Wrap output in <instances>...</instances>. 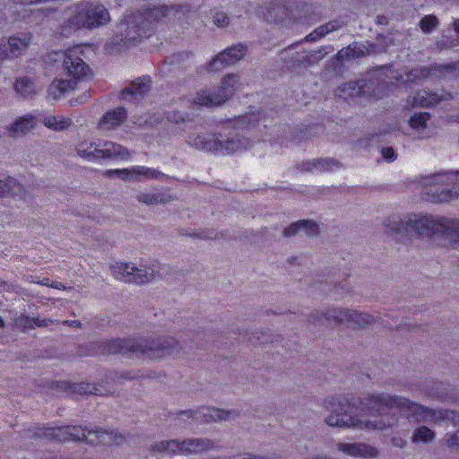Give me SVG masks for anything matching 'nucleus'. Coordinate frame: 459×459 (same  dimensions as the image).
I'll use <instances>...</instances> for the list:
<instances>
[{
	"instance_id": "f257e3e1",
	"label": "nucleus",
	"mask_w": 459,
	"mask_h": 459,
	"mask_svg": "<svg viewBox=\"0 0 459 459\" xmlns=\"http://www.w3.org/2000/svg\"><path fill=\"white\" fill-rule=\"evenodd\" d=\"M361 405L363 410L370 413H377L379 419L363 420L353 415L351 406L342 402L339 397H330L325 400L324 407L331 411L325 419L327 425L339 428H351L365 430H382L391 428L397 421L394 415L386 411L399 410L406 412L409 418L416 421L440 422L451 420L459 423V414L453 411L432 410L411 403L406 398L390 395L388 394H373L365 397Z\"/></svg>"
},
{
	"instance_id": "f03ea898",
	"label": "nucleus",
	"mask_w": 459,
	"mask_h": 459,
	"mask_svg": "<svg viewBox=\"0 0 459 459\" xmlns=\"http://www.w3.org/2000/svg\"><path fill=\"white\" fill-rule=\"evenodd\" d=\"M388 234L397 237H428L443 246L459 248V220L429 214L394 216L385 221Z\"/></svg>"
},
{
	"instance_id": "7ed1b4c3",
	"label": "nucleus",
	"mask_w": 459,
	"mask_h": 459,
	"mask_svg": "<svg viewBox=\"0 0 459 459\" xmlns=\"http://www.w3.org/2000/svg\"><path fill=\"white\" fill-rule=\"evenodd\" d=\"M255 123L256 116L254 114L240 116L227 121L221 132L218 134L217 143H210L204 146L213 153L221 155L247 150L251 146V141L243 133L254 127Z\"/></svg>"
},
{
	"instance_id": "20e7f679",
	"label": "nucleus",
	"mask_w": 459,
	"mask_h": 459,
	"mask_svg": "<svg viewBox=\"0 0 459 459\" xmlns=\"http://www.w3.org/2000/svg\"><path fill=\"white\" fill-rule=\"evenodd\" d=\"M70 16L63 27L64 33H70L80 29H94L109 22L108 11L101 4L81 2L69 8Z\"/></svg>"
},
{
	"instance_id": "39448f33",
	"label": "nucleus",
	"mask_w": 459,
	"mask_h": 459,
	"mask_svg": "<svg viewBox=\"0 0 459 459\" xmlns=\"http://www.w3.org/2000/svg\"><path fill=\"white\" fill-rule=\"evenodd\" d=\"M178 10L164 5H153L144 13L126 17L117 26V31L121 34L120 40L127 42L134 41L137 37L148 36L146 29L153 21H159L162 17L170 14L176 15Z\"/></svg>"
},
{
	"instance_id": "423d86ee",
	"label": "nucleus",
	"mask_w": 459,
	"mask_h": 459,
	"mask_svg": "<svg viewBox=\"0 0 459 459\" xmlns=\"http://www.w3.org/2000/svg\"><path fill=\"white\" fill-rule=\"evenodd\" d=\"M47 436L60 441H82L93 445H119L125 437L113 430L86 429L81 426H65L52 429Z\"/></svg>"
},
{
	"instance_id": "0eeeda50",
	"label": "nucleus",
	"mask_w": 459,
	"mask_h": 459,
	"mask_svg": "<svg viewBox=\"0 0 459 459\" xmlns=\"http://www.w3.org/2000/svg\"><path fill=\"white\" fill-rule=\"evenodd\" d=\"M420 184L432 202H447L459 196V172H439L425 176Z\"/></svg>"
},
{
	"instance_id": "6e6552de",
	"label": "nucleus",
	"mask_w": 459,
	"mask_h": 459,
	"mask_svg": "<svg viewBox=\"0 0 459 459\" xmlns=\"http://www.w3.org/2000/svg\"><path fill=\"white\" fill-rule=\"evenodd\" d=\"M172 340L162 342L134 339H117L110 342L108 351L110 353L133 352L137 355L156 359L170 354Z\"/></svg>"
},
{
	"instance_id": "1a4fd4ad",
	"label": "nucleus",
	"mask_w": 459,
	"mask_h": 459,
	"mask_svg": "<svg viewBox=\"0 0 459 459\" xmlns=\"http://www.w3.org/2000/svg\"><path fill=\"white\" fill-rule=\"evenodd\" d=\"M237 74H228L221 82V86L214 89H203L196 92L193 103L197 106L215 107L228 100L241 87Z\"/></svg>"
},
{
	"instance_id": "9d476101",
	"label": "nucleus",
	"mask_w": 459,
	"mask_h": 459,
	"mask_svg": "<svg viewBox=\"0 0 459 459\" xmlns=\"http://www.w3.org/2000/svg\"><path fill=\"white\" fill-rule=\"evenodd\" d=\"M114 277L125 282L143 284L155 280L161 274V266L152 264L151 266L136 267L130 263H116L111 266Z\"/></svg>"
},
{
	"instance_id": "9b49d317",
	"label": "nucleus",
	"mask_w": 459,
	"mask_h": 459,
	"mask_svg": "<svg viewBox=\"0 0 459 459\" xmlns=\"http://www.w3.org/2000/svg\"><path fill=\"white\" fill-rule=\"evenodd\" d=\"M82 47L74 46L65 52L64 70L74 82L88 80L91 77V71L82 60Z\"/></svg>"
},
{
	"instance_id": "f8f14e48",
	"label": "nucleus",
	"mask_w": 459,
	"mask_h": 459,
	"mask_svg": "<svg viewBox=\"0 0 459 459\" xmlns=\"http://www.w3.org/2000/svg\"><path fill=\"white\" fill-rule=\"evenodd\" d=\"M33 39L30 32H22L7 39H0V62L15 60L22 56Z\"/></svg>"
},
{
	"instance_id": "ddd939ff",
	"label": "nucleus",
	"mask_w": 459,
	"mask_h": 459,
	"mask_svg": "<svg viewBox=\"0 0 459 459\" xmlns=\"http://www.w3.org/2000/svg\"><path fill=\"white\" fill-rule=\"evenodd\" d=\"M320 314L326 322L344 324L349 326H365L372 321V317L368 314L358 313L342 307L327 308Z\"/></svg>"
},
{
	"instance_id": "4468645a",
	"label": "nucleus",
	"mask_w": 459,
	"mask_h": 459,
	"mask_svg": "<svg viewBox=\"0 0 459 459\" xmlns=\"http://www.w3.org/2000/svg\"><path fill=\"white\" fill-rule=\"evenodd\" d=\"M235 415V412L230 411H224L217 408L205 407L202 408L195 412L192 411H183L180 413V419L184 420L185 418H192L197 421H217V420H226L232 416Z\"/></svg>"
},
{
	"instance_id": "2eb2a0df",
	"label": "nucleus",
	"mask_w": 459,
	"mask_h": 459,
	"mask_svg": "<svg viewBox=\"0 0 459 459\" xmlns=\"http://www.w3.org/2000/svg\"><path fill=\"white\" fill-rule=\"evenodd\" d=\"M247 53L246 48L239 44L232 46L221 52L211 63L212 71L220 70L225 65H234L244 58Z\"/></svg>"
},
{
	"instance_id": "dca6fc26",
	"label": "nucleus",
	"mask_w": 459,
	"mask_h": 459,
	"mask_svg": "<svg viewBox=\"0 0 459 459\" xmlns=\"http://www.w3.org/2000/svg\"><path fill=\"white\" fill-rule=\"evenodd\" d=\"M100 146L99 162L105 160H128L131 159V152L118 143L100 141Z\"/></svg>"
},
{
	"instance_id": "f3484780",
	"label": "nucleus",
	"mask_w": 459,
	"mask_h": 459,
	"mask_svg": "<svg viewBox=\"0 0 459 459\" xmlns=\"http://www.w3.org/2000/svg\"><path fill=\"white\" fill-rule=\"evenodd\" d=\"M445 96H439L436 93L425 91H418L415 95L410 96L406 100L405 108H429L444 100Z\"/></svg>"
},
{
	"instance_id": "a211bd4d",
	"label": "nucleus",
	"mask_w": 459,
	"mask_h": 459,
	"mask_svg": "<svg viewBox=\"0 0 459 459\" xmlns=\"http://www.w3.org/2000/svg\"><path fill=\"white\" fill-rule=\"evenodd\" d=\"M337 448L342 453L354 457H375L377 455V450L362 443H338Z\"/></svg>"
},
{
	"instance_id": "6ab92c4d",
	"label": "nucleus",
	"mask_w": 459,
	"mask_h": 459,
	"mask_svg": "<svg viewBox=\"0 0 459 459\" xmlns=\"http://www.w3.org/2000/svg\"><path fill=\"white\" fill-rule=\"evenodd\" d=\"M100 144V141L82 140L75 145V152L87 161L99 162Z\"/></svg>"
},
{
	"instance_id": "aec40b11",
	"label": "nucleus",
	"mask_w": 459,
	"mask_h": 459,
	"mask_svg": "<svg viewBox=\"0 0 459 459\" xmlns=\"http://www.w3.org/2000/svg\"><path fill=\"white\" fill-rule=\"evenodd\" d=\"M151 79L149 77L139 78L132 82L130 88H126L121 92V98L129 101L138 100V97L149 91Z\"/></svg>"
},
{
	"instance_id": "412c9836",
	"label": "nucleus",
	"mask_w": 459,
	"mask_h": 459,
	"mask_svg": "<svg viewBox=\"0 0 459 459\" xmlns=\"http://www.w3.org/2000/svg\"><path fill=\"white\" fill-rule=\"evenodd\" d=\"M430 120V114L428 112L414 113L409 118V126L414 131L421 139L429 138L430 136L428 131V123Z\"/></svg>"
},
{
	"instance_id": "4be33fe9",
	"label": "nucleus",
	"mask_w": 459,
	"mask_h": 459,
	"mask_svg": "<svg viewBox=\"0 0 459 459\" xmlns=\"http://www.w3.org/2000/svg\"><path fill=\"white\" fill-rule=\"evenodd\" d=\"M126 117L125 108H118L107 112L99 122V127L101 130L108 131L117 128Z\"/></svg>"
},
{
	"instance_id": "5701e85b",
	"label": "nucleus",
	"mask_w": 459,
	"mask_h": 459,
	"mask_svg": "<svg viewBox=\"0 0 459 459\" xmlns=\"http://www.w3.org/2000/svg\"><path fill=\"white\" fill-rule=\"evenodd\" d=\"M136 199L146 205H156L168 203L170 200V196L160 190L151 189L139 192L136 195Z\"/></svg>"
},
{
	"instance_id": "b1692460",
	"label": "nucleus",
	"mask_w": 459,
	"mask_h": 459,
	"mask_svg": "<svg viewBox=\"0 0 459 459\" xmlns=\"http://www.w3.org/2000/svg\"><path fill=\"white\" fill-rule=\"evenodd\" d=\"M318 231V226L312 221H299L290 224L284 230V235L292 237L303 233L307 236H314Z\"/></svg>"
},
{
	"instance_id": "393cba45",
	"label": "nucleus",
	"mask_w": 459,
	"mask_h": 459,
	"mask_svg": "<svg viewBox=\"0 0 459 459\" xmlns=\"http://www.w3.org/2000/svg\"><path fill=\"white\" fill-rule=\"evenodd\" d=\"M214 447L215 444L212 441L205 438H193L183 441L184 455L202 453L213 449Z\"/></svg>"
},
{
	"instance_id": "a878e982",
	"label": "nucleus",
	"mask_w": 459,
	"mask_h": 459,
	"mask_svg": "<svg viewBox=\"0 0 459 459\" xmlns=\"http://www.w3.org/2000/svg\"><path fill=\"white\" fill-rule=\"evenodd\" d=\"M76 85L74 80L67 79H57L54 80L48 90V95L55 99L58 100L67 94L70 91H72Z\"/></svg>"
},
{
	"instance_id": "bb28decb",
	"label": "nucleus",
	"mask_w": 459,
	"mask_h": 459,
	"mask_svg": "<svg viewBox=\"0 0 459 459\" xmlns=\"http://www.w3.org/2000/svg\"><path fill=\"white\" fill-rule=\"evenodd\" d=\"M35 118L32 115H25L17 118L8 128L11 136L17 137L30 131L35 126Z\"/></svg>"
},
{
	"instance_id": "cd10ccee",
	"label": "nucleus",
	"mask_w": 459,
	"mask_h": 459,
	"mask_svg": "<svg viewBox=\"0 0 459 459\" xmlns=\"http://www.w3.org/2000/svg\"><path fill=\"white\" fill-rule=\"evenodd\" d=\"M10 195L13 197L23 198V186L13 178L0 179V195Z\"/></svg>"
},
{
	"instance_id": "c85d7f7f",
	"label": "nucleus",
	"mask_w": 459,
	"mask_h": 459,
	"mask_svg": "<svg viewBox=\"0 0 459 459\" xmlns=\"http://www.w3.org/2000/svg\"><path fill=\"white\" fill-rule=\"evenodd\" d=\"M365 91L363 90V84L361 82H348L342 86H340L336 91L335 94L339 98H342L343 100H350L353 99L355 97H358L361 94H364Z\"/></svg>"
},
{
	"instance_id": "c756f323",
	"label": "nucleus",
	"mask_w": 459,
	"mask_h": 459,
	"mask_svg": "<svg viewBox=\"0 0 459 459\" xmlns=\"http://www.w3.org/2000/svg\"><path fill=\"white\" fill-rule=\"evenodd\" d=\"M44 126L54 131H64L69 128L73 121L64 116H47L42 119Z\"/></svg>"
},
{
	"instance_id": "7c9ffc66",
	"label": "nucleus",
	"mask_w": 459,
	"mask_h": 459,
	"mask_svg": "<svg viewBox=\"0 0 459 459\" xmlns=\"http://www.w3.org/2000/svg\"><path fill=\"white\" fill-rule=\"evenodd\" d=\"M153 450L160 453L184 455L183 454V441L168 440L160 441L153 446Z\"/></svg>"
},
{
	"instance_id": "2f4dec72",
	"label": "nucleus",
	"mask_w": 459,
	"mask_h": 459,
	"mask_svg": "<svg viewBox=\"0 0 459 459\" xmlns=\"http://www.w3.org/2000/svg\"><path fill=\"white\" fill-rule=\"evenodd\" d=\"M217 137H218V134H214L209 135V136L196 134L190 135L188 137L187 143L189 145H191L198 150H203L205 152H212V150H209L205 146H201L199 144L206 145L210 143H217Z\"/></svg>"
},
{
	"instance_id": "473e14b6",
	"label": "nucleus",
	"mask_w": 459,
	"mask_h": 459,
	"mask_svg": "<svg viewBox=\"0 0 459 459\" xmlns=\"http://www.w3.org/2000/svg\"><path fill=\"white\" fill-rule=\"evenodd\" d=\"M14 89L17 93L24 98H28L36 92L34 81L27 77H22L15 82Z\"/></svg>"
},
{
	"instance_id": "72a5a7b5",
	"label": "nucleus",
	"mask_w": 459,
	"mask_h": 459,
	"mask_svg": "<svg viewBox=\"0 0 459 459\" xmlns=\"http://www.w3.org/2000/svg\"><path fill=\"white\" fill-rule=\"evenodd\" d=\"M132 180H141L143 178H156L159 172L153 169L145 166H132Z\"/></svg>"
},
{
	"instance_id": "f704fd0d",
	"label": "nucleus",
	"mask_w": 459,
	"mask_h": 459,
	"mask_svg": "<svg viewBox=\"0 0 459 459\" xmlns=\"http://www.w3.org/2000/svg\"><path fill=\"white\" fill-rule=\"evenodd\" d=\"M52 321L47 318L34 317L29 318L27 316H21L16 319L15 324L17 326L29 328L36 326H48Z\"/></svg>"
},
{
	"instance_id": "c9c22d12",
	"label": "nucleus",
	"mask_w": 459,
	"mask_h": 459,
	"mask_svg": "<svg viewBox=\"0 0 459 459\" xmlns=\"http://www.w3.org/2000/svg\"><path fill=\"white\" fill-rule=\"evenodd\" d=\"M435 437L434 432L427 427H420L413 432L412 441L413 442H431Z\"/></svg>"
},
{
	"instance_id": "e433bc0d",
	"label": "nucleus",
	"mask_w": 459,
	"mask_h": 459,
	"mask_svg": "<svg viewBox=\"0 0 459 459\" xmlns=\"http://www.w3.org/2000/svg\"><path fill=\"white\" fill-rule=\"evenodd\" d=\"M337 29V26L335 25V22H329L325 25L320 26L316 30L311 32L307 37V39L310 41H315L322 38L323 36L328 34L329 32L334 30Z\"/></svg>"
},
{
	"instance_id": "4c0bfd02",
	"label": "nucleus",
	"mask_w": 459,
	"mask_h": 459,
	"mask_svg": "<svg viewBox=\"0 0 459 459\" xmlns=\"http://www.w3.org/2000/svg\"><path fill=\"white\" fill-rule=\"evenodd\" d=\"M430 74H432V69H428V68H420V70L415 69V70L408 73L406 74V78H403L402 76L397 77V81H401L403 82H407L410 81H415L420 78L428 77Z\"/></svg>"
},
{
	"instance_id": "58836bf2",
	"label": "nucleus",
	"mask_w": 459,
	"mask_h": 459,
	"mask_svg": "<svg viewBox=\"0 0 459 459\" xmlns=\"http://www.w3.org/2000/svg\"><path fill=\"white\" fill-rule=\"evenodd\" d=\"M105 176L108 178H118L125 181H132L131 167L126 169H108Z\"/></svg>"
},
{
	"instance_id": "ea45409f",
	"label": "nucleus",
	"mask_w": 459,
	"mask_h": 459,
	"mask_svg": "<svg viewBox=\"0 0 459 459\" xmlns=\"http://www.w3.org/2000/svg\"><path fill=\"white\" fill-rule=\"evenodd\" d=\"M438 24V20L434 15H426L420 22V27L423 32L432 31Z\"/></svg>"
},
{
	"instance_id": "a19ab883",
	"label": "nucleus",
	"mask_w": 459,
	"mask_h": 459,
	"mask_svg": "<svg viewBox=\"0 0 459 459\" xmlns=\"http://www.w3.org/2000/svg\"><path fill=\"white\" fill-rule=\"evenodd\" d=\"M444 443L451 450L459 451V430L455 433H447L445 436Z\"/></svg>"
},
{
	"instance_id": "79ce46f5",
	"label": "nucleus",
	"mask_w": 459,
	"mask_h": 459,
	"mask_svg": "<svg viewBox=\"0 0 459 459\" xmlns=\"http://www.w3.org/2000/svg\"><path fill=\"white\" fill-rule=\"evenodd\" d=\"M338 163L331 159H323L317 160V168L320 170L330 171L336 168Z\"/></svg>"
},
{
	"instance_id": "37998d69",
	"label": "nucleus",
	"mask_w": 459,
	"mask_h": 459,
	"mask_svg": "<svg viewBox=\"0 0 459 459\" xmlns=\"http://www.w3.org/2000/svg\"><path fill=\"white\" fill-rule=\"evenodd\" d=\"M213 23L219 28H224L229 24V17L222 12H218L213 15Z\"/></svg>"
},
{
	"instance_id": "c03bdc74",
	"label": "nucleus",
	"mask_w": 459,
	"mask_h": 459,
	"mask_svg": "<svg viewBox=\"0 0 459 459\" xmlns=\"http://www.w3.org/2000/svg\"><path fill=\"white\" fill-rule=\"evenodd\" d=\"M382 156L386 161H394L396 159V154L393 148L386 147L382 150Z\"/></svg>"
},
{
	"instance_id": "a18cd8bd",
	"label": "nucleus",
	"mask_w": 459,
	"mask_h": 459,
	"mask_svg": "<svg viewBox=\"0 0 459 459\" xmlns=\"http://www.w3.org/2000/svg\"><path fill=\"white\" fill-rule=\"evenodd\" d=\"M355 46L354 47H349L345 49H342L338 52L337 56L339 58L342 59V58H345V57H349V56H355V54H352L355 50Z\"/></svg>"
},
{
	"instance_id": "49530a36",
	"label": "nucleus",
	"mask_w": 459,
	"mask_h": 459,
	"mask_svg": "<svg viewBox=\"0 0 459 459\" xmlns=\"http://www.w3.org/2000/svg\"><path fill=\"white\" fill-rule=\"evenodd\" d=\"M168 119L173 123H179L183 122L185 120L184 115L179 112H175L174 114L170 115Z\"/></svg>"
},
{
	"instance_id": "de8ad7c7",
	"label": "nucleus",
	"mask_w": 459,
	"mask_h": 459,
	"mask_svg": "<svg viewBox=\"0 0 459 459\" xmlns=\"http://www.w3.org/2000/svg\"><path fill=\"white\" fill-rule=\"evenodd\" d=\"M80 388L83 390L85 393L97 394V389L90 385H86L85 387L81 386Z\"/></svg>"
},
{
	"instance_id": "09e8293b",
	"label": "nucleus",
	"mask_w": 459,
	"mask_h": 459,
	"mask_svg": "<svg viewBox=\"0 0 459 459\" xmlns=\"http://www.w3.org/2000/svg\"><path fill=\"white\" fill-rule=\"evenodd\" d=\"M64 324L65 325H72V326H78L80 325V322L79 321H64Z\"/></svg>"
},
{
	"instance_id": "8fccbe9b",
	"label": "nucleus",
	"mask_w": 459,
	"mask_h": 459,
	"mask_svg": "<svg viewBox=\"0 0 459 459\" xmlns=\"http://www.w3.org/2000/svg\"><path fill=\"white\" fill-rule=\"evenodd\" d=\"M454 27H455V31L458 33L459 35V19L455 20L454 22Z\"/></svg>"
},
{
	"instance_id": "3c124183",
	"label": "nucleus",
	"mask_w": 459,
	"mask_h": 459,
	"mask_svg": "<svg viewBox=\"0 0 459 459\" xmlns=\"http://www.w3.org/2000/svg\"><path fill=\"white\" fill-rule=\"evenodd\" d=\"M52 288L60 289L63 285L59 282L50 285Z\"/></svg>"
},
{
	"instance_id": "603ef678",
	"label": "nucleus",
	"mask_w": 459,
	"mask_h": 459,
	"mask_svg": "<svg viewBox=\"0 0 459 459\" xmlns=\"http://www.w3.org/2000/svg\"><path fill=\"white\" fill-rule=\"evenodd\" d=\"M40 284L42 285H48V279H44L40 281Z\"/></svg>"
},
{
	"instance_id": "864d4df0",
	"label": "nucleus",
	"mask_w": 459,
	"mask_h": 459,
	"mask_svg": "<svg viewBox=\"0 0 459 459\" xmlns=\"http://www.w3.org/2000/svg\"><path fill=\"white\" fill-rule=\"evenodd\" d=\"M401 443H403V441H401ZM394 444L396 446H402L403 445L400 444V443H395V441L394 440Z\"/></svg>"
},
{
	"instance_id": "5fc2aeb1",
	"label": "nucleus",
	"mask_w": 459,
	"mask_h": 459,
	"mask_svg": "<svg viewBox=\"0 0 459 459\" xmlns=\"http://www.w3.org/2000/svg\"><path fill=\"white\" fill-rule=\"evenodd\" d=\"M4 326V322L3 320L0 318V327H3Z\"/></svg>"
},
{
	"instance_id": "6e6d98bb",
	"label": "nucleus",
	"mask_w": 459,
	"mask_h": 459,
	"mask_svg": "<svg viewBox=\"0 0 459 459\" xmlns=\"http://www.w3.org/2000/svg\"><path fill=\"white\" fill-rule=\"evenodd\" d=\"M87 99L86 96L83 97V100H81V103H83V101Z\"/></svg>"
},
{
	"instance_id": "4d7b16f0",
	"label": "nucleus",
	"mask_w": 459,
	"mask_h": 459,
	"mask_svg": "<svg viewBox=\"0 0 459 459\" xmlns=\"http://www.w3.org/2000/svg\"><path fill=\"white\" fill-rule=\"evenodd\" d=\"M455 121L459 123V116L456 117Z\"/></svg>"
}]
</instances>
